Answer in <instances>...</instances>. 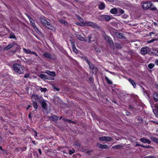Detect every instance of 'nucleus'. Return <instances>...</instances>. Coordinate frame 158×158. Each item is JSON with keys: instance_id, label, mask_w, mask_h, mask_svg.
Listing matches in <instances>:
<instances>
[{"instance_id": "f257e3e1", "label": "nucleus", "mask_w": 158, "mask_h": 158, "mask_svg": "<svg viewBox=\"0 0 158 158\" xmlns=\"http://www.w3.org/2000/svg\"><path fill=\"white\" fill-rule=\"evenodd\" d=\"M47 19L43 15L39 18V20L44 26L50 30L53 31L55 30L54 27L51 25L50 23L47 21Z\"/></svg>"}, {"instance_id": "f03ea898", "label": "nucleus", "mask_w": 158, "mask_h": 158, "mask_svg": "<svg viewBox=\"0 0 158 158\" xmlns=\"http://www.w3.org/2000/svg\"><path fill=\"white\" fill-rule=\"evenodd\" d=\"M153 6L152 3L150 1L144 2L142 5V7L144 10H147L149 9L153 11H156L157 8L156 7H152Z\"/></svg>"}, {"instance_id": "7ed1b4c3", "label": "nucleus", "mask_w": 158, "mask_h": 158, "mask_svg": "<svg viewBox=\"0 0 158 158\" xmlns=\"http://www.w3.org/2000/svg\"><path fill=\"white\" fill-rule=\"evenodd\" d=\"M14 70L16 73L19 74H22L23 72V68L21 65L15 63L12 65Z\"/></svg>"}, {"instance_id": "20e7f679", "label": "nucleus", "mask_w": 158, "mask_h": 158, "mask_svg": "<svg viewBox=\"0 0 158 158\" xmlns=\"http://www.w3.org/2000/svg\"><path fill=\"white\" fill-rule=\"evenodd\" d=\"M85 26L90 27L94 28H98L99 27L96 23L90 21H85Z\"/></svg>"}, {"instance_id": "39448f33", "label": "nucleus", "mask_w": 158, "mask_h": 158, "mask_svg": "<svg viewBox=\"0 0 158 158\" xmlns=\"http://www.w3.org/2000/svg\"><path fill=\"white\" fill-rule=\"evenodd\" d=\"M150 49L147 47L142 48L140 50L141 54L143 55H144L150 53Z\"/></svg>"}, {"instance_id": "423d86ee", "label": "nucleus", "mask_w": 158, "mask_h": 158, "mask_svg": "<svg viewBox=\"0 0 158 158\" xmlns=\"http://www.w3.org/2000/svg\"><path fill=\"white\" fill-rule=\"evenodd\" d=\"M104 38L105 40L107 42L108 44L110 47H111L112 46L113 47L114 46L113 41L110 36L106 35L104 36Z\"/></svg>"}, {"instance_id": "0eeeda50", "label": "nucleus", "mask_w": 158, "mask_h": 158, "mask_svg": "<svg viewBox=\"0 0 158 158\" xmlns=\"http://www.w3.org/2000/svg\"><path fill=\"white\" fill-rule=\"evenodd\" d=\"M89 69L92 70V74L94 73H96L98 70V69L97 67H95L94 65L90 63L89 65Z\"/></svg>"}, {"instance_id": "6e6552de", "label": "nucleus", "mask_w": 158, "mask_h": 158, "mask_svg": "<svg viewBox=\"0 0 158 158\" xmlns=\"http://www.w3.org/2000/svg\"><path fill=\"white\" fill-rule=\"evenodd\" d=\"M70 42L72 45V48L73 52L76 53H78V50L76 49L75 44V42L72 40H70Z\"/></svg>"}, {"instance_id": "1a4fd4ad", "label": "nucleus", "mask_w": 158, "mask_h": 158, "mask_svg": "<svg viewBox=\"0 0 158 158\" xmlns=\"http://www.w3.org/2000/svg\"><path fill=\"white\" fill-rule=\"evenodd\" d=\"M28 18L30 21V24L34 29L35 30H38L37 28L35 26V23L33 19L30 16L28 17Z\"/></svg>"}, {"instance_id": "9d476101", "label": "nucleus", "mask_w": 158, "mask_h": 158, "mask_svg": "<svg viewBox=\"0 0 158 158\" xmlns=\"http://www.w3.org/2000/svg\"><path fill=\"white\" fill-rule=\"evenodd\" d=\"M27 148L26 147H18L15 148V151L16 152H20L21 153L22 152H23L27 150Z\"/></svg>"}, {"instance_id": "9b49d317", "label": "nucleus", "mask_w": 158, "mask_h": 158, "mask_svg": "<svg viewBox=\"0 0 158 158\" xmlns=\"http://www.w3.org/2000/svg\"><path fill=\"white\" fill-rule=\"evenodd\" d=\"M43 56L47 58L51 59H54V58L52 57L51 54L49 52H46L43 54Z\"/></svg>"}, {"instance_id": "f8f14e48", "label": "nucleus", "mask_w": 158, "mask_h": 158, "mask_svg": "<svg viewBox=\"0 0 158 158\" xmlns=\"http://www.w3.org/2000/svg\"><path fill=\"white\" fill-rule=\"evenodd\" d=\"M124 12L125 11L123 10L118 8L116 16H120L124 14Z\"/></svg>"}, {"instance_id": "ddd939ff", "label": "nucleus", "mask_w": 158, "mask_h": 158, "mask_svg": "<svg viewBox=\"0 0 158 158\" xmlns=\"http://www.w3.org/2000/svg\"><path fill=\"white\" fill-rule=\"evenodd\" d=\"M96 146L101 149H107L108 148V146L106 144H102L101 143H98L97 144Z\"/></svg>"}, {"instance_id": "4468645a", "label": "nucleus", "mask_w": 158, "mask_h": 158, "mask_svg": "<svg viewBox=\"0 0 158 158\" xmlns=\"http://www.w3.org/2000/svg\"><path fill=\"white\" fill-rule=\"evenodd\" d=\"M140 141L143 142L144 143H148V144H150L151 143V141L148 139H146L145 137L141 138L140 139Z\"/></svg>"}, {"instance_id": "2eb2a0df", "label": "nucleus", "mask_w": 158, "mask_h": 158, "mask_svg": "<svg viewBox=\"0 0 158 158\" xmlns=\"http://www.w3.org/2000/svg\"><path fill=\"white\" fill-rule=\"evenodd\" d=\"M45 73L52 77H54L56 76V74L55 72H51L49 70H46Z\"/></svg>"}, {"instance_id": "dca6fc26", "label": "nucleus", "mask_w": 158, "mask_h": 158, "mask_svg": "<svg viewBox=\"0 0 158 158\" xmlns=\"http://www.w3.org/2000/svg\"><path fill=\"white\" fill-rule=\"evenodd\" d=\"M15 44L14 42L13 43L10 44H8L7 46L4 48V49L6 50H8L11 48L13 47V48L15 47V46H14Z\"/></svg>"}, {"instance_id": "f3484780", "label": "nucleus", "mask_w": 158, "mask_h": 158, "mask_svg": "<svg viewBox=\"0 0 158 158\" xmlns=\"http://www.w3.org/2000/svg\"><path fill=\"white\" fill-rule=\"evenodd\" d=\"M127 80L131 85L133 86V87L134 88H135L136 87V85L135 81L131 78H129Z\"/></svg>"}, {"instance_id": "a211bd4d", "label": "nucleus", "mask_w": 158, "mask_h": 158, "mask_svg": "<svg viewBox=\"0 0 158 158\" xmlns=\"http://www.w3.org/2000/svg\"><path fill=\"white\" fill-rule=\"evenodd\" d=\"M118 8H114L111 9L110 11V12L113 14H115V16L117 15Z\"/></svg>"}, {"instance_id": "6ab92c4d", "label": "nucleus", "mask_w": 158, "mask_h": 158, "mask_svg": "<svg viewBox=\"0 0 158 158\" xmlns=\"http://www.w3.org/2000/svg\"><path fill=\"white\" fill-rule=\"evenodd\" d=\"M39 77L43 79H48V76L43 74H41L39 75Z\"/></svg>"}, {"instance_id": "aec40b11", "label": "nucleus", "mask_w": 158, "mask_h": 158, "mask_svg": "<svg viewBox=\"0 0 158 158\" xmlns=\"http://www.w3.org/2000/svg\"><path fill=\"white\" fill-rule=\"evenodd\" d=\"M91 38L92 37L91 36V35H89L88 37H85V38L84 37L83 41L89 43L91 41Z\"/></svg>"}, {"instance_id": "412c9836", "label": "nucleus", "mask_w": 158, "mask_h": 158, "mask_svg": "<svg viewBox=\"0 0 158 158\" xmlns=\"http://www.w3.org/2000/svg\"><path fill=\"white\" fill-rule=\"evenodd\" d=\"M51 120L52 121H57L58 119V117L55 114H52L51 117Z\"/></svg>"}, {"instance_id": "4be33fe9", "label": "nucleus", "mask_w": 158, "mask_h": 158, "mask_svg": "<svg viewBox=\"0 0 158 158\" xmlns=\"http://www.w3.org/2000/svg\"><path fill=\"white\" fill-rule=\"evenodd\" d=\"M31 98L32 100H38L39 99V96L37 94H33L31 96Z\"/></svg>"}, {"instance_id": "5701e85b", "label": "nucleus", "mask_w": 158, "mask_h": 158, "mask_svg": "<svg viewBox=\"0 0 158 158\" xmlns=\"http://www.w3.org/2000/svg\"><path fill=\"white\" fill-rule=\"evenodd\" d=\"M153 98L156 102H158V94L156 93H154L153 94Z\"/></svg>"}, {"instance_id": "b1692460", "label": "nucleus", "mask_w": 158, "mask_h": 158, "mask_svg": "<svg viewBox=\"0 0 158 158\" xmlns=\"http://www.w3.org/2000/svg\"><path fill=\"white\" fill-rule=\"evenodd\" d=\"M105 7V4L103 3H101V4L99 5L98 8L100 10L104 9Z\"/></svg>"}, {"instance_id": "393cba45", "label": "nucleus", "mask_w": 158, "mask_h": 158, "mask_svg": "<svg viewBox=\"0 0 158 158\" xmlns=\"http://www.w3.org/2000/svg\"><path fill=\"white\" fill-rule=\"evenodd\" d=\"M41 105L42 108L44 109L46 108L47 103L44 101H43L41 102Z\"/></svg>"}, {"instance_id": "a878e982", "label": "nucleus", "mask_w": 158, "mask_h": 158, "mask_svg": "<svg viewBox=\"0 0 158 158\" xmlns=\"http://www.w3.org/2000/svg\"><path fill=\"white\" fill-rule=\"evenodd\" d=\"M117 37L120 39H125V36L123 34L119 33L117 35Z\"/></svg>"}, {"instance_id": "bb28decb", "label": "nucleus", "mask_w": 158, "mask_h": 158, "mask_svg": "<svg viewBox=\"0 0 158 158\" xmlns=\"http://www.w3.org/2000/svg\"><path fill=\"white\" fill-rule=\"evenodd\" d=\"M76 37L80 41H83V38L82 37V36L79 34H76Z\"/></svg>"}, {"instance_id": "cd10ccee", "label": "nucleus", "mask_w": 158, "mask_h": 158, "mask_svg": "<svg viewBox=\"0 0 158 158\" xmlns=\"http://www.w3.org/2000/svg\"><path fill=\"white\" fill-rule=\"evenodd\" d=\"M23 51L26 53L28 54H31V51L29 49H26L25 48H23Z\"/></svg>"}, {"instance_id": "c85d7f7f", "label": "nucleus", "mask_w": 158, "mask_h": 158, "mask_svg": "<svg viewBox=\"0 0 158 158\" xmlns=\"http://www.w3.org/2000/svg\"><path fill=\"white\" fill-rule=\"evenodd\" d=\"M151 139L154 142L158 143V138L154 137H152L151 138Z\"/></svg>"}, {"instance_id": "c756f323", "label": "nucleus", "mask_w": 158, "mask_h": 158, "mask_svg": "<svg viewBox=\"0 0 158 158\" xmlns=\"http://www.w3.org/2000/svg\"><path fill=\"white\" fill-rule=\"evenodd\" d=\"M103 17L105 19V20L106 21H109L111 19V18L109 15H104V16Z\"/></svg>"}, {"instance_id": "7c9ffc66", "label": "nucleus", "mask_w": 158, "mask_h": 158, "mask_svg": "<svg viewBox=\"0 0 158 158\" xmlns=\"http://www.w3.org/2000/svg\"><path fill=\"white\" fill-rule=\"evenodd\" d=\"M16 37L14 33L13 32H11L10 34L9 38L10 39H16Z\"/></svg>"}, {"instance_id": "2f4dec72", "label": "nucleus", "mask_w": 158, "mask_h": 158, "mask_svg": "<svg viewBox=\"0 0 158 158\" xmlns=\"http://www.w3.org/2000/svg\"><path fill=\"white\" fill-rule=\"evenodd\" d=\"M74 144L77 147H80L81 146V144L78 140L74 142Z\"/></svg>"}, {"instance_id": "473e14b6", "label": "nucleus", "mask_w": 158, "mask_h": 158, "mask_svg": "<svg viewBox=\"0 0 158 158\" xmlns=\"http://www.w3.org/2000/svg\"><path fill=\"white\" fill-rule=\"evenodd\" d=\"M85 22H81V23L78 22L76 23V24L78 25L81 26H85Z\"/></svg>"}, {"instance_id": "72a5a7b5", "label": "nucleus", "mask_w": 158, "mask_h": 158, "mask_svg": "<svg viewBox=\"0 0 158 158\" xmlns=\"http://www.w3.org/2000/svg\"><path fill=\"white\" fill-rule=\"evenodd\" d=\"M121 147V146L120 145H117L113 146L112 148L114 149H119Z\"/></svg>"}, {"instance_id": "f704fd0d", "label": "nucleus", "mask_w": 158, "mask_h": 158, "mask_svg": "<svg viewBox=\"0 0 158 158\" xmlns=\"http://www.w3.org/2000/svg\"><path fill=\"white\" fill-rule=\"evenodd\" d=\"M153 111L156 117L158 118V110L156 109H154L153 110Z\"/></svg>"}, {"instance_id": "c9c22d12", "label": "nucleus", "mask_w": 158, "mask_h": 158, "mask_svg": "<svg viewBox=\"0 0 158 158\" xmlns=\"http://www.w3.org/2000/svg\"><path fill=\"white\" fill-rule=\"evenodd\" d=\"M105 79L107 83L109 84H111L112 83V82L110 80H109L108 78L107 77H105Z\"/></svg>"}, {"instance_id": "e433bc0d", "label": "nucleus", "mask_w": 158, "mask_h": 158, "mask_svg": "<svg viewBox=\"0 0 158 158\" xmlns=\"http://www.w3.org/2000/svg\"><path fill=\"white\" fill-rule=\"evenodd\" d=\"M154 64L152 63H150L148 65V68L150 69H152L154 67Z\"/></svg>"}, {"instance_id": "4c0bfd02", "label": "nucleus", "mask_w": 158, "mask_h": 158, "mask_svg": "<svg viewBox=\"0 0 158 158\" xmlns=\"http://www.w3.org/2000/svg\"><path fill=\"white\" fill-rule=\"evenodd\" d=\"M60 22L62 24H64L65 25H67L68 24V22L64 20H61L60 21Z\"/></svg>"}, {"instance_id": "58836bf2", "label": "nucleus", "mask_w": 158, "mask_h": 158, "mask_svg": "<svg viewBox=\"0 0 158 158\" xmlns=\"http://www.w3.org/2000/svg\"><path fill=\"white\" fill-rule=\"evenodd\" d=\"M115 45L116 48H117L121 49L122 48L121 45L118 43H115Z\"/></svg>"}, {"instance_id": "ea45409f", "label": "nucleus", "mask_w": 158, "mask_h": 158, "mask_svg": "<svg viewBox=\"0 0 158 158\" xmlns=\"http://www.w3.org/2000/svg\"><path fill=\"white\" fill-rule=\"evenodd\" d=\"M77 19L79 20L81 22H82V23H83V22H85L84 21V20L83 19L81 18L80 16H78L77 17Z\"/></svg>"}, {"instance_id": "a19ab883", "label": "nucleus", "mask_w": 158, "mask_h": 158, "mask_svg": "<svg viewBox=\"0 0 158 158\" xmlns=\"http://www.w3.org/2000/svg\"><path fill=\"white\" fill-rule=\"evenodd\" d=\"M112 138L110 137L105 136V141H110L112 140Z\"/></svg>"}, {"instance_id": "79ce46f5", "label": "nucleus", "mask_w": 158, "mask_h": 158, "mask_svg": "<svg viewBox=\"0 0 158 158\" xmlns=\"http://www.w3.org/2000/svg\"><path fill=\"white\" fill-rule=\"evenodd\" d=\"M137 120L139 121V122L140 123H143V119L140 117L138 118Z\"/></svg>"}, {"instance_id": "37998d69", "label": "nucleus", "mask_w": 158, "mask_h": 158, "mask_svg": "<svg viewBox=\"0 0 158 158\" xmlns=\"http://www.w3.org/2000/svg\"><path fill=\"white\" fill-rule=\"evenodd\" d=\"M33 106L35 109H37L38 107V105L36 102H33Z\"/></svg>"}, {"instance_id": "c03bdc74", "label": "nucleus", "mask_w": 158, "mask_h": 158, "mask_svg": "<svg viewBox=\"0 0 158 158\" xmlns=\"http://www.w3.org/2000/svg\"><path fill=\"white\" fill-rule=\"evenodd\" d=\"M40 90L41 92H45L47 90V89L45 88H42L41 87H40Z\"/></svg>"}, {"instance_id": "a18cd8bd", "label": "nucleus", "mask_w": 158, "mask_h": 158, "mask_svg": "<svg viewBox=\"0 0 158 158\" xmlns=\"http://www.w3.org/2000/svg\"><path fill=\"white\" fill-rule=\"evenodd\" d=\"M99 139L101 141H105V136H102L100 137Z\"/></svg>"}, {"instance_id": "49530a36", "label": "nucleus", "mask_w": 158, "mask_h": 158, "mask_svg": "<svg viewBox=\"0 0 158 158\" xmlns=\"http://www.w3.org/2000/svg\"><path fill=\"white\" fill-rule=\"evenodd\" d=\"M34 155L35 158H38L39 157V155L36 152H34Z\"/></svg>"}, {"instance_id": "de8ad7c7", "label": "nucleus", "mask_w": 158, "mask_h": 158, "mask_svg": "<svg viewBox=\"0 0 158 158\" xmlns=\"http://www.w3.org/2000/svg\"><path fill=\"white\" fill-rule=\"evenodd\" d=\"M32 139H33L32 138H31V142H32V143H33V144L34 145H36L38 143V142H35V141L32 140Z\"/></svg>"}, {"instance_id": "09e8293b", "label": "nucleus", "mask_w": 158, "mask_h": 158, "mask_svg": "<svg viewBox=\"0 0 158 158\" xmlns=\"http://www.w3.org/2000/svg\"><path fill=\"white\" fill-rule=\"evenodd\" d=\"M143 147L144 148H152V147H151L150 146H149V145L147 146H145L144 145H143Z\"/></svg>"}, {"instance_id": "8fccbe9b", "label": "nucleus", "mask_w": 158, "mask_h": 158, "mask_svg": "<svg viewBox=\"0 0 158 158\" xmlns=\"http://www.w3.org/2000/svg\"><path fill=\"white\" fill-rule=\"evenodd\" d=\"M75 152V150H73V151L70 150L69 151V153L70 155H72Z\"/></svg>"}, {"instance_id": "3c124183", "label": "nucleus", "mask_w": 158, "mask_h": 158, "mask_svg": "<svg viewBox=\"0 0 158 158\" xmlns=\"http://www.w3.org/2000/svg\"><path fill=\"white\" fill-rule=\"evenodd\" d=\"M31 54L34 55L36 56H39L38 54L35 51H31Z\"/></svg>"}, {"instance_id": "603ef678", "label": "nucleus", "mask_w": 158, "mask_h": 158, "mask_svg": "<svg viewBox=\"0 0 158 158\" xmlns=\"http://www.w3.org/2000/svg\"><path fill=\"white\" fill-rule=\"evenodd\" d=\"M143 158H155V157L153 156H148Z\"/></svg>"}, {"instance_id": "864d4df0", "label": "nucleus", "mask_w": 158, "mask_h": 158, "mask_svg": "<svg viewBox=\"0 0 158 158\" xmlns=\"http://www.w3.org/2000/svg\"><path fill=\"white\" fill-rule=\"evenodd\" d=\"M104 16V15H102L99 17V19H101L102 20H105V19H104V17H103Z\"/></svg>"}, {"instance_id": "5fc2aeb1", "label": "nucleus", "mask_w": 158, "mask_h": 158, "mask_svg": "<svg viewBox=\"0 0 158 158\" xmlns=\"http://www.w3.org/2000/svg\"><path fill=\"white\" fill-rule=\"evenodd\" d=\"M68 122L69 123H73V124H75V123L74 121H71V120H70V119H68Z\"/></svg>"}, {"instance_id": "6e6d98bb", "label": "nucleus", "mask_w": 158, "mask_h": 158, "mask_svg": "<svg viewBox=\"0 0 158 158\" xmlns=\"http://www.w3.org/2000/svg\"><path fill=\"white\" fill-rule=\"evenodd\" d=\"M143 145L142 144H139L138 143H136L135 145V147H138V146H140L141 147H143Z\"/></svg>"}, {"instance_id": "4d7b16f0", "label": "nucleus", "mask_w": 158, "mask_h": 158, "mask_svg": "<svg viewBox=\"0 0 158 158\" xmlns=\"http://www.w3.org/2000/svg\"><path fill=\"white\" fill-rule=\"evenodd\" d=\"M29 76V74L28 73H27L25 74V75H24V77L25 78H26L27 77H28Z\"/></svg>"}, {"instance_id": "13d9d810", "label": "nucleus", "mask_w": 158, "mask_h": 158, "mask_svg": "<svg viewBox=\"0 0 158 158\" xmlns=\"http://www.w3.org/2000/svg\"><path fill=\"white\" fill-rule=\"evenodd\" d=\"M154 54L155 55L158 56V50H156L154 52Z\"/></svg>"}, {"instance_id": "bf43d9fd", "label": "nucleus", "mask_w": 158, "mask_h": 158, "mask_svg": "<svg viewBox=\"0 0 158 158\" xmlns=\"http://www.w3.org/2000/svg\"><path fill=\"white\" fill-rule=\"evenodd\" d=\"M128 17V16L124 14L122 16V18L124 19L127 18Z\"/></svg>"}, {"instance_id": "052dcab7", "label": "nucleus", "mask_w": 158, "mask_h": 158, "mask_svg": "<svg viewBox=\"0 0 158 158\" xmlns=\"http://www.w3.org/2000/svg\"><path fill=\"white\" fill-rule=\"evenodd\" d=\"M54 89L56 91H58L60 90V89L59 88H57L56 87H54Z\"/></svg>"}, {"instance_id": "680f3d73", "label": "nucleus", "mask_w": 158, "mask_h": 158, "mask_svg": "<svg viewBox=\"0 0 158 158\" xmlns=\"http://www.w3.org/2000/svg\"><path fill=\"white\" fill-rule=\"evenodd\" d=\"M155 63L156 65L158 66V59L156 60L155 62Z\"/></svg>"}, {"instance_id": "e2e57ef3", "label": "nucleus", "mask_w": 158, "mask_h": 158, "mask_svg": "<svg viewBox=\"0 0 158 158\" xmlns=\"http://www.w3.org/2000/svg\"><path fill=\"white\" fill-rule=\"evenodd\" d=\"M155 40L154 39L148 41V43H152L153 42H154Z\"/></svg>"}, {"instance_id": "0e129e2a", "label": "nucleus", "mask_w": 158, "mask_h": 158, "mask_svg": "<svg viewBox=\"0 0 158 158\" xmlns=\"http://www.w3.org/2000/svg\"><path fill=\"white\" fill-rule=\"evenodd\" d=\"M85 61L86 62V63L88 64V65H89V64L91 63L87 59L85 60Z\"/></svg>"}, {"instance_id": "69168bd1", "label": "nucleus", "mask_w": 158, "mask_h": 158, "mask_svg": "<svg viewBox=\"0 0 158 158\" xmlns=\"http://www.w3.org/2000/svg\"><path fill=\"white\" fill-rule=\"evenodd\" d=\"M38 150L40 154V155H41L42 154V152H41V150L40 149V148L38 149Z\"/></svg>"}, {"instance_id": "338daca9", "label": "nucleus", "mask_w": 158, "mask_h": 158, "mask_svg": "<svg viewBox=\"0 0 158 158\" xmlns=\"http://www.w3.org/2000/svg\"><path fill=\"white\" fill-rule=\"evenodd\" d=\"M62 120L64 121H66V122H67L68 121V119L65 118H62Z\"/></svg>"}, {"instance_id": "774afa93", "label": "nucleus", "mask_w": 158, "mask_h": 158, "mask_svg": "<svg viewBox=\"0 0 158 158\" xmlns=\"http://www.w3.org/2000/svg\"><path fill=\"white\" fill-rule=\"evenodd\" d=\"M151 122H152L154 123H155L156 124H158V121H151Z\"/></svg>"}]
</instances>
